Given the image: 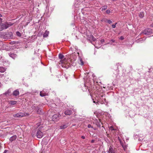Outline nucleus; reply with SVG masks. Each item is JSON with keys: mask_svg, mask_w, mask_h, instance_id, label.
Returning <instances> with one entry per match:
<instances>
[{"mask_svg": "<svg viewBox=\"0 0 153 153\" xmlns=\"http://www.w3.org/2000/svg\"><path fill=\"white\" fill-rule=\"evenodd\" d=\"M59 58L61 59L60 61L59 64H61V66L63 68H68L69 67V65L68 62V60L65 58L63 59L64 56L62 54H59Z\"/></svg>", "mask_w": 153, "mask_h": 153, "instance_id": "nucleus-1", "label": "nucleus"}, {"mask_svg": "<svg viewBox=\"0 0 153 153\" xmlns=\"http://www.w3.org/2000/svg\"><path fill=\"white\" fill-rule=\"evenodd\" d=\"M13 25V24L10 22H6L4 23L0 24V31L7 29Z\"/></svg>", "mask_w": 153, "mask_h": 153, "instance_id": "nucleus-2", "label": "nucleus"}, {"mask_svg": "<svg viewBox=\"0 0 153 153\" xmlns=\"http://www.w3.org/2000/svg\"><path fill=\"white\" fill-rule=\"evenodd\" d=\"M61 115L59 114L53 115L52 117V120L53 121H56L59 120L60 119Z\"/></svg>", "mask_w": 153, "mask_h": 153, "instance_id": "nucleus-3", "label": "nucleus"}, {"mask_svg": "<svg viewBox=\"0 0 153 153\" xmlns=\"http://www.w3.org/2000/svg\"><path fill=\"white\" fill-rule=\"evenodd\" d=\"M74 52L71 54V58L72 60L73 59V61H75L76 59V53L75 52L76 51V49H75Z\"/></svg>", "mask_w": 153, "mask_h": 153, "instance_id": "nucleus-4", "label": "nucleus"}, {"mask_svg": "<svg viewBox=\"0 0 153 153\" xmlns=\"http://www.w3.org/2000/svg\"><path fill=\"white\" fill-rule=\"evenodd\" d=\"M43 135V134L40 130L38 131L36 133V136L37 138H42Z\"/></svg>", "mask_w": 153, "mask_h": 153, "instance_id": "nucleus-5", "label": "nucleus"}, {"mask_svg": "<svg viewBox=\"0 0 153 153\" xmlns=\"http://www.w3.org/2000/svg\"><path fill=\"white\" fill-rule=\"evenodd\" d=\"M32 108L33 109L36 110L37 112L39 114H41L42 113L41 112L42 109L39 108L38 106H36L33 105L32 106Z\"/></svg>", "mask_w": 153, "mask_h": 153, "instance_id": "nucleus-6", "label": "nucleus"}, {"mask_svg": "<svg viewBox=\"0 0 153 153\" xmlns=\"http://www.w3.org/2000/svg\"><path fill=\"white\" fill-rule=\"evenodd\" d=\"M71 113L72 112L71 111L68 109L65 111L64 112V114H62V115L63 117L65 116L64 115H70Z\"/></svg>", "mask_w": 153, "mask_h": 153, "instance_id": "nucleus-7", "label": "nucleus"}, {"mask_svg": "<svg viewBox=\"0 0 153 153\" xmlns=\"http://www.w3.org/2000/svg\"><path fill=\"white\" fill-rule=\"evenodd\" d=\"M25 115L23 113H19L13 115V117H21Z\"/></svg>", "mask_w": 153, "mask_h": 153, "instance_id": "nucleus-8", "label": "nucleus"}, {"mask_svg": "<svg viewBox=\"0 0 153 153\" xmlns=\"http://www.w3.org/2000/svg\"><path fill=\"white\" fill-rule=\"evenodd\" d=\"M88 36V39L89 40H92L94 42H95L96 40V39L92 35H90V36Z\"/></svg>", "mask_w": 153, "mask_h": 153, "instance_id": "nucleus-9", "label": "nucleus"}, {"mask_svg": "<svg viewBox=\"0 0 153 153\" xmlns=\"http://www.w3.org/2000/svg\"><path fill=\"white\" fill-rule=\"evenodd\" d=\"M108 153H115L114 151L111 146H110L109 148Z\"/></svg>", "mask_w": 153, "mask_h": 153, "instance_id": "nucleus-10", "label": "nucleus"}, {"mask_svg": "<svg viewBox=\"0 0 153 153\" xmlns=\"http://www.w3.org/2000/svg\"><path fill=\"white\" fill-rule=\"evenodd\" d=\"M16 138V135H13L10 137L9 139V140L11 142H12L15 140Z\"/></svg>", "mask_w": 153, "mask_h": 153, "instance_id": "nucleus-11", "label": "nucleus"}, {"mask_svg": "<svg viewBox=\"0 0 153 153\" xmlns=\"http://www.w3.org/2000/svg\"><path fill=\"white\" fill-rule=\"evenodd\" d=\"M14 96H16L19 94V92L18 90H16L14 91L13 94Z\"/></svg>", "mask_w": 153, "mask_h": 153, "instance_id": "nucleus-12", "label": "nucleus"}, {"mask_svg": "<svg viewBox=\"0 0 153 153\" xmlns=\"http://www.w3.org/2000/svg\"><path fill=\"white\" fill-rule=\"evenodd\" d=\"M4 94L5 95L7 96L10 95L11 94V89H9Z\"/></svg>", "mask_w": 153, "mask_h": 153, "instance_id": "nucleus-13", "label": "nucleus"}, {"mask_svg": "<svg viewBox=\"0 0 153 153\" xmlns=\"http://www.w3.org/2000/svg\"><path fill=\"white\" fill-rule=\"evenodd\" d=\"M9 56L12 58L14 59L16 56V55L13 53H9Z\"/></svg>", "mask_w": 153, "mask_h": 153, "instance_id": "nucleus-14", "label": "nucleus"}, {"mask_svg": "<svg viewBox=\"0 0 153 153\" xmlns=\"http://www.w3.org/2000/svg\"><path fill=\"white\" fill-rule=\"evenodd\" d=\"M68 126V124H65L60 126V128L61 129H65Z\"/></svg>", "mask_w": 153, "mask_h": 153, "instance_id": "nucleus-15", "label": "nucleus"}, {"mask_svg": "<svg viewBox=\"0 0 153 153\" xmlns=\"http://www.w3.org/2000/svg\"><path fill=\"white\" fill-rule=\"evenodd\" d=\"M40 94L41 97H44L47 95V93H44L43 91H41L40 92Z\"/></svg>", "mask_w": 153, "mask_h": 153, "instance_id": "nucleus-16", "label": "nucleus"}, {"mask_svg": "<svg viewBox=\"0 0 153 153\" xmlns=\"http://www.w3.org/2000/svg\"><path fill=\"white\" fill-rule=\"evenodd\" d=\"M49 32L48 31H47V30H46L45 31V32L44 33L43 35V36L44 37H47L49 34Z\"/></svg>", "mask_w": 153, "mask_h": 153, "instance_id": "nucleus-17", "label": "nucleus"}, {"mask_svg": "<svg viewBox=\"0 0 153 153\" xmlns=\"http://www.w3.org/2000/svg\"><path fill=\"white\" fill-rule=\"evenodd\" d=\"M77 54H78L79 56V61L80 62V64L81 65H83L84 64V62L82 61V58L79 56V53L77 52Z\"/></svg>", "mask_w": 153, "mask_h": 153, "instance_id": "nucleus-18", "label": "nucleus"}, {"mask_svg": "<svg viewBox=\"0 0 153 153\" xmlns=\"http://www.w3.org/2000/svg\"><path fill=\"white\" fill-rule=\"evenodd\" d=\"M6 71V69L3 67H0V72L3 73Z\"/></svg>", "mask_w": 153, "mask_h": 153, "instance_id": "nucleus-19", "label": "nucleus"}, {"mask_svg": "<svg viewBox=\"0 0 153 153\" xmlns=\"http://www.w3.org/2000/svg\"><path fill=\"white\" fill-rule=\"evenodd\" d=\"M108 7L107 5H105L100 8L102 11L106 10Z\"/></svg>", "mask_w": 153, "mask_h": 153, "instance_id": "nucleus-20", "label": "nucleus"}, {"mask_svg": "<svg viewBox=\"0 0 153 153\" xmlns=\"http://www.w3.org/2000/svg\"><path fill=\"white\" fill-rule=\"evenodd\" d=\"M144 15V13L143 12H141L139 14V16L140 18H143Z\"/></svg>", "mask_w": 153, "mask_h": 153, "instance_id": "nucleus-21", "label": "nucleus"}, {"mask_svg": "<svg viewBox=\"0 0 153 153\" xmlns=\"http://www.w3.org/2000/svg\"><path fill=\"white\" fill-rule=\"evenodd\" d=\"M16 101H10L9 102V103L12 105H15L16 104Z\"/></svg>", "mask_w": 153, "mask_h": 153, "instance_id": "nucleus-22", "label": "nucleus"}, {"mask_svg": "<svg viewBox=\"0 0 153 153\" xmlns=\"http://www.w3.org/2000/svg\"><path fill=\"white\" fill-rule=\"evenodd\" d=\"M76 3H74L73 5V8L74 9V11H75L76 10Z\"/></svg>", "mask_w": 153, "mask_h": 153, "instance_id": "nucleus-23", "label": "nucleus"}, {"mask_svg": "<svg viewBox=\"0 0 153 153\" xmlns=\"http://www.w3.org/2000/svg\"><path fill=\"white\" fill-rule=\"evenodd\" d=\"M148 31L147 30H145L144 31H143L142 34H148V33H147V31Z\"/></svg>", "mask_w": 153, "mask_h": 153, "instance_id": "nucleus-24", "label": "nucleus"}, {"mask_svg": "<svg viewBox=\"0 0 153 153\" xmlns=\"http://www.w3.org/2000/svg\"><path fill=\"white\" fill-rule=\"evenodd\" d=\"M16 34L19 36H21V33L19 31H17L16 32Z\"/></svg>", "mask_w": 153, "mask_h": 153, "instance_id": "nucleus-25", "label": "nucleus"}, {"mask_svg": "<svg viewBox=\"0 0 153 153\" xmlns=\"http://www.w3.org/2000/svg\"><path fill=\"white\" fill-rule=\"evenodd\" d=\"M56 106V104L54 103H53V104L52 105H51V106L52 107H55V106Z\"/></svg>", "mask_w": 153, "mask_h": 153, "instance_id": "nucleus-26", "label": "nucleus"}, {"mask_svg": "<svg viewBox=\"0 0 153 153\" xmlns=\"http://www.w3.org/2000/svg\"><path fill=\"white\" fill-rule=\"evenodd\" d=\"M107 22L109 24H111L112 23V21L110 20H108L107 21Z\"/></svg>", "mask_w": 153, "mask_h": 153, "instance_id": "nucleus-27", "label": "nucleus"}, {"mask_svg": "<svg viewBox=\"0 0 153 153\" xmlns=\"http://www.w3.org/2000/svg\"><path fill=\"white\" fill-rule=\"evenodd\" d=\"M106 13L107 14H109L110 13V11L109 10H107L106 11Z\"/></svg>", "mask_w": 153, "mask_h": 153, "instance_id": "nucleus-28", "label": "nucleus"}, {"mask_svg": "<svg viewBox=\"0 0 153 153\" xmlns=\"http://www.w3.org/2000/svg\"><path fill=\"white\" fill-rule=\"evenodd\" d=\"M117 24V23H116L115 24H113L112 25V27L113 28H114L116 27V24Z\"/></svg>", "mask_w": 153, "mask_h": 153, "instance_id": "nucleus-29", "label": "nucleus"}, {"mask_svg": "<svg viewBox=\"0 0 153 153\" xmlns=\"http://www.w3.org/2000/svg\"><path fill=\"white\" fill-rule=\"evenodd\" d=\"M88 128H93V127L91 125H90V124H89L88 125Z\"/></svg>", "mask_w": 153, "mask_h": 153, "instance_id": "nucleus-30", "label": "nucleus"}, {"mask_svg": "<svg viewBox=\"0 0 153 153\" xmlns=\"http://www.w3.org/2000/svg\"><path fill=\"white\" fill-rule=\"evenodd\" d=\"M105 42V40L104 39H102L100 40L101 43L102 44Z\"/></svg>", "mask_w": 153, "mask_h": 153, "instance_id": "nucleus-31", "label": "nucleus"}, {"mask_svg": "<svg viewBox=\"0 0 153 153\" xmlns=\"http://www.w3.org/2000/svg\"><path fill=\"white\" fill-rule=\"evenodd\" d=\"M111 130H114V128L112 126H110L109 128Z\"/></svg>", "mask_w": 153, "mask_h": 153, "instance_id": "nucleus-32", "label": "nucleus"}, {"mask_svg": "<svg viewBox=\"0 0 153 153\" xmlns=\"http://www.w3.org/2000/svg\"><path fill=\"white\" fill-rule=\"evenodd\" d=\"M3 153H9L8 151L7 150H5Z\"/></svg>", "mask_w": 153, "mask_h": 153, "instance_id": "nucleus-33", "label": "nucleus"}, {"mask_svg": "<svg viewBox=\"0 0 153 153\" xmlns=\"http://www.w3.org/2000/svg\"><path fill=\"white\" fill-rule=\"evenodd\" d=\"M120 39L121 40H123L124 39V37L123 36H121L120 37Z\"/></svg>", "mask_w": 153, "mask_h": 153, "instance_id": "nucleus-34", "label": "nucleus"}, {"mask_svg": "<svg viewBox=\"0 0 153 153\" xmlns=\"http://www.w3.org/2000/svg\"><path fill=\"white\" fill-rule=\"evenodd\" d=\"M111 41L113 42H115V41L113 39H111Z\"/></svg>", "mask_w": 153, "mask_h": 153, "instance_id": "nucleus-35", "label": "nucleus"}, {"mask_svg": "<svg viewBox=\"0 0 153 153\" xmlns=\"http://www.w3.org/2000/svg\"><path fill=\"white\" fill-rule=\"evenodd\" d=\"M94 142V140H92L91 141V143H93Z\"/></svg>", "mask_w": 153, "mask_h": 153, "instance_id": "nucleus-36", "label": "nucleus"}, {"mask_svg": "<svg viewBox=\"0 0 153 153\" xmlns=\"http://www.w3.org/2000/svg\"><path fill=\"white\" fill-rule=\"evenodd\" d=\"M82 138L83 139H84L85 138V137L84 136H82Z\"/></svg>", "mask_w": 153, "mask_h": 153, "instance_id": "nucleus-37", "label": "nucleus"}, {"mask_svg": "<svg viewBox=\"0 0 153 153\" xmlns=\"http://www.w3.org/2000/svg\"><path fill=\"white\" fill-rule=\"evenodd\" d=\"M2 21V19L0 18V22H1Z\"/></svg>", "mask_w": 153, "mask_h": 153, "instance_id": "nucleus-38", "label": "nucleus"}, {"mask_svg": "<svg viewBox=\"0 0 153 153\" xmlns=\"http://www.w3.org/2000/svg\"><path fill=\"white\" fill-rule=\"evenodd\" d=\"M95 103L96 104H99V103H98V102H96Z\"/></svg>", "mask_w": 153, "mask_h": 153, "instance_id": "nucleus-39", "label": "nucleus"}, {"mask_svg": "<svg viewBox=\"0 0 153 153\" xmlns=\"http://www.w3.org/2000/svg\"><path fill=\"white\" fill-rule=\"evenodd\" d=\"M32 136L33 137H34L35 135H34V134H32Z\"/></svg>", "mask_w": 153, "mask_h": 153, "instance_id": "nucleus-40", "label": "nucleus"}, {"mask_svg": "<svg viewBox=\"0 0 153 153\" xmlns=\"http://www.w3.org/2000/svg\"><path fill=\"white\" fill-rule=\"evenodd\" d=\"M2 16L1 14H0V17H1Z\"/></svg>", "mask_w": 153, "mask_h": 153, "instance_id": "nucleus-41", "label": "nucleus"}, {"mask_svg": "<svg viewBox=\"0 0 153 153\" xmlns=\"http://www.w3.org/2000/svg\"><path fill=\"white\" fill-rule=\"evenodd\" d=\"M93 102H94V103H96V102H95V101H93Z\"/></svg>", "mask_w": 153, "mask_h": 153, "instance_id": "nucleus-42", "label": "nucleus"}, {"mask_svg": "<svg viewBox=\"0 0 153 153\" xmlns=\"http://www.w3.org/2000/svg\"><path fill=\"white\" fill-rule=\"evenodd\" d=\"M43 151H42V153H43Z\"/></svg>", "mask_w": 153, "mask_h": 153, "instance_id": "nucleus-43", "label": "nucleus"}, {"mask_svg": "<svg viewBox=\"0 0 153 153\" xmlns=\"http://www.w3.org/2000/svg\"><path fill=\"white\" fill-rule=\"evenodd\" d=\"M71 51H72V49H71Z\"/></svg>", "mask_w": 153, "mask_h": 153, "instance_id": "nucleus-44", "label": "nucleus"}, {"mask_svg": "<svg viewBox=\"0 0 153 153\" xmlns=\"http://www.w3.org/2000/svg\"><path fill=\"white\" fill-rule=\"evenodd\" d=\"M152 25H153V24H152Z\"/></svg>", "mask_w": 153, "mask_h": 153, "instance_id": "nucleus-45", "label": "nucleus"}]
</instances>
